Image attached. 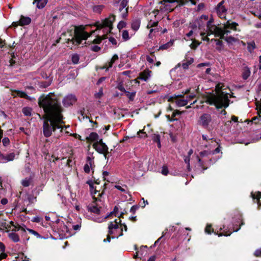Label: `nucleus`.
Returning a JSON list of instances; mask_svg holds the SVG:
<instances>
[{
  "label": "nucleus",
  "instance_id": "nucleus-53",
  "mask_svg": "<svg viewBox=\"0 0 261 261\" xmlns=\"http://www.w3.org/2000/svg\"><path fill=\"white\" fill-rule=\"evenodd\" d=\"M211 227H212L211 225L207 224L205 228V232L208 234H211Z\"/></svg>",
  "mask_w": 261,
  "mask_h": 261
},
{
  "label": "nucleus",
  "instance_id": "nucleus-29",
  "mask_svg": "<svg viewBox=\"0 0 261 261\" xmlns=\"http://www.w3.org/2000/svg\"><path fill=\"white\" fill-rule=\"evenodd\" d=\"M152 139L153 142L157 143L158 147L160 148L161 147L160 136L159 134H153L152 135Z\"/></svg>",
  "mask_w": 261,
  "mask_h": 261
},
{
  "label": "nucleus",
  "instance_id": "nucleus-38",
  "mask_svg": "<svg viewBox=\"0 0 261 261\" xmlns=\"http://www.w3.org/2000/svg\"><path fill=\"white\" fill-rule=\"evenodd\" d=\"M122 37L125 41L128 40L129 39V37L128 31L126 30L123 31L122 32Z\"/></svg>",
  "mask_w": 261,
  "mask_h": 261
},
{
  "label": "nucleus",
  "instance_id": "nucleus-63",
  "mask_svg": "<svg viewBox=\"0 0 261 261\" xmlns=\"http://www.w3.org/2000/svg\"><path fill=\"white\" fill-rule=\"evenodd\" d=\"M115 62V61L112 60V59H111V61L108 63V66L107 67H105L104 68H106L107 69H108V68L112 67L113 66V64H114V63Z\"/></svg>",
  "mask_w": 261,
  "mask_h": 261
},
{
  "label": "nucleus",
  "instance_id": "nucleus-56",
  "mask_svg": "<svg viewBox=\"0 0 261 261\" xmlns=\"http://www.w3.org/2000/svg\"><path fill=\"white\" fill-rule=\"evenodd\" d=\"M90 169H91V167L86 164L84 167V171L87 173H89L90 172Z\"/></svg>",
  "mask_w": 261,
  "mask_h": 261
},
{
  "label": "nucleus",
  "instance_id": "nucleus-41",
  "mask_svg": "<svg viewBox=\"0 0 261 261\" xmlns=\"http://www.w3.org/2000/svg\"><path fill=\"white\" fill-rule=\"evenodd\" d=\"M158 21H150L147 26V28H152V27H155L158 25Z\"/></svg>",
  "mask_w": 261,
  "mask_h": 261
},
{
  "label": "nucleus",
  "instance_id": "nucleus-33",
  "mask_svg": "<svg viewBox=\"0 0 261 261\" xmlns=\"http://www.w3.org/2000/svg\"><path fill=\"white\" fill-rule=\"evenodd\" d=\"M193 59L191 58L189 60L187 61L186 62L183 63L182 64V67L184 69H186L188 68L189 66L193 62Z\"/></svg>",
  "mask_w": 261,
  "mask_h": 261
},
{
  "label": "nucleus",
  "instance_id": "nucleus-50",
  "mask_svg": "<svg viewBox=\"0 0 261 261\" xmlns=\"http://www.w3.org/2000/svg\"><path fill=\"white\" fill-rule=\"evenodd\" d=\"M103 95L102 89L101 88L99 90L98 92L95 93V97L97 98H99Z\"/></svg>",
  "mask_w": 261,
  "mask_h": 261
},
{
  "label": "nucleus",
  "instance_id": "nucleus-47",
  "mask_svg": "<svg viewBox=\"0 0 261 261\" xmlns=\"http://www.w3.org/2000/svg\"><path fill=\"white\" fill-rule=\"evenodd\" d=\"M2 142H3L4 146H7L9 144V143H10L9 139L7 137H5L3 139Z\"/></svg>",
  "mask_w": 261,
  "mask_h": 261
},
{
  "label": "nucleus",
  "instance_id": "nucleus-60",
  "mask_svg": "<svg viewBox=\"0 0 261 261\" xmlns=\"http://www.w3.org/2000/svg\"><path fill=\"white\" fill-rule=\"evenodd\" d=\"M100 49V48L97 45H93L91 46V50L97 52Z\"/></svg>",
  "mask_w": 261,
  "mask_h": 261
},
{
  "label": "nucleus",
  "instance_id": "nucleus-21",
  "mask_svg": "<svg viewBox=\"0 0 261 261\" xmlns=\"http://www.w3.org/2000/svg\"><path fill=\"white\" fill-rule=\"evenodd\" d=\"M151 71L149 70H145L140 73V79L146 81L151 76Z\"/></svg>",
  "mask_w": 261,
  "mask_h": 261
},
{
  "label": "nucleus",
  "instance_id": "nucleus-9",
  "mask_svg": "<svg viewBox=\"0 0 261 261\" xmlns=\"http://www.w3.org/2000/svg\"><path fill=\"white\" fill-rule=\"evenodd\" d=\"M220 151V148L219 147H218L213 151L204 150L200 152L199 153V156H197V157L198 162L197 166L203 170L206 169L207 167L206 166L207 161L203 158L208 156L209 154L219 153Z\"/></svg>",
  "mask_w": 261,
  "mask_h": 261
},
{
  "label": "nucleus",
  "instance_id": "nucleus-64",
  "mask_svg": "<svg viewBox=\"0 0 261 261\" xmlns=\"http://www.w3.org/2000/svg\"><path fill=\"white\" fill-rule=\"evenodd\" d=\"M109 41L114 45L117 44V40L113 37H110L109 38Z\"/></svg>",
  "mask_w": 261,
  "mask_h": 261
},
{
  "label": "nucleus",
  "instance_id": "nucleus-52",
  "mask_svg": "<svg viewBox=\"0 0 261 261\" xmlns=\"http://www.w3.org/2000/svg\"><path fill=\"white\" fill-rule=\"evenodd\" d=\"M162 173L164 175H167L168 173V169L167 167L164 166L162 169Z\"/></svg>",
  "mask_w": 261,
  "mask_h": 261
},
{
  "label": "nucleus",
  "instance_id": "nucleus-34",
  "mask_svg": "<svg viewBox=\"0 0 261 261\" xmlns=\"http://www.w3.org/2000/svg\"><path fill=\"white\" fill-rule=\"evenodd\" d=\"M104 6L103 5H97L95 6L93 8L94 12L96 13H100L103 9Z\"/></svg>",
  "mask_w": 261,
  "mask_h": 261
},
{
  "label": "nucleus",
  "instance_id": "nucleus-24",
  "mask_svg": "<svg viewBox=\"0 0 261 261\" xmlns=\"http://www.w3.org/2000/svg\"><path fill=\"white\" fill-rule=\"evenodd\" d=\"M36 3L37 7L39 9L43 8L47 2V0H34Z\"/></svg>",
  "mask_w": 261,
  "mask_h": 261
},
{
  "label": "nucleus",
  "instance_id": "nucleus-12",
  "mask_svg": "<svg viewBox=\"0 0 261 261\" xmlns=\"http://www.w3.org/2000/svg\"><path fill=\"white\" fill-rule=\"evenodd\" d=\"M127 0H120V4L119 5V11L121 13V15L122 18H125L127 15L128 7Z\"/></svg>",
  "mask_w": 261,
  "mask_h": 261
},
{
  "label": "nucleus",
  "instance_id": "nucleus-22",
  "mask_svg": "<svg viewBox=\"0 0 261 261\" xmlns=\"http://www.w3.org/2000/svg\"><path fill=\"white\" fill-rule=\"evenodd\" d=\"M87 139L88 141H92V142H97L99 141V136L98 134L96 133H91L88 137H87Z\"/></svg>",
  "mask_w": 261,
  "mask_h": 261
},
{
  "label": "nucleus",
  "instance_id": "nucleus-20",
  "mask_svg": "<svg viewBox=\"0 0 261 261\" xmlns=\"http://www.w3.org/2000/svg\"><path fill=\"white\" fill-rule=\"evenodd\" d=\"M31 22V19L29 17L21 16L19 20V24L21 26L28 25Z\"/></svg>",
  "mask_w": 261,
  "mask_h": 261
},
{
  "label": "nucleus",
  "instance_id": "nucleus-8",
  "mask_svg": "<svg viewBox=\"0 0 261 261\" xmlns=\"http://www.w3.org/2000/svg\"><path fill=\"white\" fill-rule=\"evenodd\" d=\"M228 0H222L214 8L217 16L221 19H226V15L228 10Z\"/></svg>",
  "mask_w": 261,
  "mask_h": 261
},
{
  "label": "nucleus",
  "instance_id": "nucleus-26",
  "mask_svg": "<svg viewBox=\"0 0 261 261\" xmlns=\"http://www.w3.org/2000/svg\"><path fill=\"white\" fill-rule=\"evenodd\" d=\"M213 40H214V39H212L211 41H212ZM214 41H216V49L219 51H222L224 48L223 42L219 40H214Z\"/></svg>",
  "mask_w": 261,
  "mask_h": 261
},
{
  "label": "nucleus",
  "instance_id": "nucleus-58",
  "mask_svg": "<svg viewBox=\"0 0 261 261\" xmlns=\"http://www.w3.org/2000/svg\"><path fill=\"white\" fill-rule=\"evenodd\" d=\"M139 208V206L138 205H133L130 210V212L133 214H134L136 211Z\"/></svg>",
  "mask_w": 261,
  "mask_h": 261
},
{
  "label": "nucleus",
  "instance_id": "nucleus-57",
  "mask_svg": "<svg viewBox=\"0 0 261 261\" xmlns=\"http://www.w3.org/2000/svg\"><path fill=\"white\" fill-rule=\"evenodd\" d=\"M199 18L204 22H206L208 19V16L205 15H202Z\"/></svg>",
  "mask_w": 261,
  "mask_h": 261
},
{
  "label": "nucleus",
  "instance_id": "nucleus-14",
  "mask_svg": "<svg viewBox=\"0 0 261 261\" xmlns=\"http://www.w3.org/2000/svg\"><path fill=\"white\" fill-rule=\"evenodd\" d=\"M76 101V98L72 94L67 95L64 97L63 103L65 107H69L72 105Z\"/></svg>",
  "mask_w": 261,
  "mask_h": 261
},
{
  "label": "nucleus",
  "instance_id": "nucleus-18",
  "mask_svg": "<svg viewBox=\"0 0 261 261\" xmlns=\"http://www.w3.org/2000/svg\"><path fill=\"white\" fill-rule=\"evenodd\" d=\"M86 183L89 186L91 194L93 195V197H94L95 196V194H96L97 193L98 194V197L101 196L102 193H100L99 192H98L97 190H96L95 189H94L93 186V183L92 180H89L87 181Z\"/></svg>",
  "mask_w": 261,
  "mask_h": 261
},
{
  "label": "nucleus",
  "instance_id": "nucleus-43",
  "mask_svg": "<svg viewBox=\"0 0 261 261\" xmlns=\"http://www.w3.org/2000/svg\"><path fill=\"white\" fill-rule=\"evenodd\" d=\"M172 44V43L171 42H168L166 44H165L164 45H161L160 46V49H166L168 48H169L170 46H171Z\"/></svg>",
  "mask_w": 261,
  "mask_h": 261
},
{
  "label": "nucleus",
  "instance_id": "nucleus-59",
  "mask_svg": "<svg viewBox=\"0 0 261 261\" xmlns=\"http://www.w3.org/2000/svg\"><path fill=\"white\" fill-rule=\"evenodd\" d=\"M254 255L257 257H260L261 256V249H258L256 250V251L254 252Z\"/></svg>",
  "mask_w": 261,
  "mask_h": 261
},
{
  "label": "nucleus",
  "instance_id": "nucleus-39",
  "mask_svg": "<svg viewBox=\"0 0 261 261\" xmlns=\"http://www.w3.org/2000/svg\"><path fill=\"white\" fill-rule=\"evenodd\" d=\"M192 30L194 31L193 35H194V37H195L196 36H197L198 35V34L199 33V31H200V30H198V28L197 27L196 24L192 25Z\"/></svg>",
  "mask_w": 261,
  "mask_h": 261
},
{
  "label": "nucleus",
  "instance_id": "nucleus-61",
  "mask_svg": "<svg viewBox=\"0 0 261 261\" xmlns=\"http://www.w3.org/2000/svg\"><path fill=\"white\" fill-rule=\"evenodd\" d=\"M18 94L21 97H23V98H27L28 97L27 94L25 92H19Z\"/></svg>",
  "mask_w": 261,
  "mask_h": 261
},
{
  "label": "nucleus",
  "instance_id": "nucleus-51",
  "mask_svg": "<svg viewBox=\"0 0 261 261\" xmlns=\"http://www.w3.org/2000/svg\"><path fill=\"white\" fill-rule=\"evenodd\" d=\"M125 26V22L122 21L119 22L118 24L117 28L119 30L122 29Z\"/></svg>",
  "mask_w": 261,
  "mask_h": 261
},
{
  "label": "nucleus",
  "instance_id": "nucleus-5",
  "mask_svg": "<svg viewBox=\"0 0 261 261\" xmlns=\"http://www.w3.org/2000/svg\"><path fill=\"white\" fill-rule=\"evenodd\" d=\"M198 124L205 128H214L217 125L214 118L210 113H203L199 118Z\"/></svg>",
  "mask_w": 261,
  "mask_h": 261
},
{
  "label": "nucleus",
  "instance_id": "nucleus-17",
  "mask_svg": "<svg viewBox=\"0 0 261 261\" xmlns=\"http://www.w3.org/2000/svg\"><path fill=\"white\" fill-rule=\"evenodd\" d=\"M118 211V208L117 206H115L114 211L113 212H111L109 215H107L105 217H94L92 218L91 217V219H92L94 221L98 222V223H101L106 220V219L109 217L110 215H112L113 214H115Z\"/></svg>",
  "mask_w": 261,
  "mask_h": 261
},
{
  "label": "nucleus",
  "instance_id": "nucleus-44",
  "mask_svg": "<svg viewBox=\"0 0 261 261\" xmlns=\"http://www.w3.org/2000/svg\"><path fill=\"white\" fill-rule=\"evenodd\" d=\"M199 44H200V43H199V42H198V41L194 40L193 41L190 46H191V48L195 49Z\"/></svg>",
  "mask_w": 261,
  "mask_h": 261
},
{
  "label": "nucleus",
  "instance_id": "nucleus-27",
  "mask_svg": "<svg viewBox=\"0 0 261 261\" xmlns=\"http://www.w3.org/2000/svg\"><path fill=\"white\" fill-rule=\"evenodd\" d=\"M32 181L31 177H27L21 180V184L24 187H29Z\"/></svg>",
  "mask_w": 261,
  "mask_h": 261
},
{
  "label": "nucleus",
  "instance_id": "nucleus-19",
  "mask_svg": "<svg viewBox=\"0 0 261 261\" xmlns=\"http://www.w3.org/2000/svg\"><path fill=\"white\" fill-rule=\"evenodd\" d=\"M194 24H196L197 27L198 28V30H200V33L201 32H205L206 29H205V26H206V22L203 21L202 20L200 19H198L194 23Z\"/></svg>",
  "mask_w": 261,
  "mask_h": 261
},
{
  "label": "nucleus",
  "instance_id": "nucleus-40",
  "mask_svg": "<svg viewBox=\"0 0 261 261\" xmlns=\"http://www.w3.org/2000/svg\"><path fill=\"white\" fill-rule=\"evenodd\" d=\"M251 197L253 199H256L257 200H259V198L261 197V193L259 192H258L255 195L253 192H251Z\"/></svg>",
  "mask_w": 261,
  "mask_h": 261
},
{
  "label": "nucleus",
  "instance_id": "nucleus-46",
  "mask_svg": "<svg viewBox=\"0 0 261 261\" xmlns=\"http://www.w3.org/2000/svg\"><path fill=\"white\" fill-rule=\"evenodd\" d=\"M154 59H155V57L153 55L152 57L149 56L146 57V60L150 63H153L154 62Z\"/></svg>",
  "mask_w": 261,
  "mask_h": 261
},
{
  "label": "nucleus",
  "instance_id": "nucleus-25",
  "mask_svg": "<svg viewBox=\"0 0 261 261\" xmlns=\"http://www.w3.org/2000/svg\"><path fill=\"white\" fill-rule=\"evenodd\" d=\"M5 247L4 244L0 242V260L3 258H6L7 255L4 253Z\"/></svg>",
  "mask_w": 261,
  "mask_h": 261
},
{
  "label": "nucleus",
  "instance_id": "nucleus-23",
  "mask_svg": "<svg viewBox=\"0 0 261 261\" xmlns=\"http://www.w3.org/2000/svg\"><path fill=\"white\" fill-rule=\"evenodd\" d=\"M251 73L250 69L248 67H245L243 68L242 72V77L244 80H246L250 76Z\"/></svg>",
  "mask_w": 261,
  "mask_h": 261
},
{
  "label": "nucleus",
  "instance_id": "nucleus-42",
  "mask_svg": "<svg viewBox=\"0 0 261 261\" xmlns=\"http://www.w3.org/2000/svg\"><path fill=\"white\" fill-rule=\"evenodd\" d=\"M79 61V57L77 55L74 54L72 56V61L74 64H77Z\"/></svg>",
  "mask_w": 261,
  "mask_h": 261
},
{
  "label": "nucleus",
  "instance_id": "nucleus-2",
  "mask_svg": "<svg viewBox=\"0 0 261 261\" xmlns=\"http://www.w3.org/2000/svg\"><path fill=\"white\" fill-rule=\"evenodd\" d=\"M206 28L205 32H201L200 36H204L205 34L208 35H214L215 37H220L225 39L228 43L236 42L237 39L229 35L232 31H237V27L239 24L237 22H233L230 20H227L223 24V27H219L213 24L214 18L212 17L206 22Z\"/></svg>",
  "mask_w": 261,
  "mask_h": 261
},
{
  "label": "nucleus",
  "instance_id": "nucleus-16",
  "mask_svg": "<svg viewBox=\"0 0 261 261\" xmlns=\"http://www.w3.org/2000/svg\"><path fill=\"white\" fill-rule=\"evenodd\" d=\"M173 101L177 105L178 107H183L187 105L189 99L184 96H180L175 98Z\"/></svg>",
  "mask_w": 261,
  "mask_h": 261
},
{
  "label": "nucleus",
  "instance_id": "nucleus-30",
  "mask_svg": "<svg viewBox=\"0 0 261 261\" xmlns=\"http://www.w3.org/2000/svg\"><path fill=\"white\" fill-rule=\"evenodd\" d=\"M86 164H87L89 166L91 167V169L92 170L95 167L94 162V158L88 156L87 158V162Z\"/></svg>",
  "mask_w": 261,
  "mask_h": 261
},
{
  "label": "nucleus",
  "instance_id": "nucleus-62",
  "mask_svg": "<svg viewBox=\"0 0 261 261\" xmlns=\"http://www.w3.org/2000/svg\"><path fill=\"white\" fill-rule=\"evenodd\" d=\"M195 96L196 95L195 93H192L190 94L189 96H186V98H187L188 99H189V101H190L191 99L195 98Z\"/></svg>",
  "mask_w": 261,
  "mask_h": 261
},
{
  "label": "nucleus",
  "instance_id": "nucleus-4",
  "mask_svg": "<svg viewBox=\"0 0 261 261\" xmlns=\"http://www.w3.org/2000/svg\"><path fill=\"white\" fill-rule=\"evenodd\" d=\"M85 28L83 27H74L73 32L71 34V38L67 39V43L69 44L71 43L72 45L70 48H72L74 46L79 45L83 40H86L94 31H92L90 34L87 32L85 31Z\"/></svg>",
  "mask_w": 261,
  "mask_h": 261
},
{
  "label": "nucleus",
  "instance_id": "nucleus-45",
  "mask_svg": "<svg viewBox=\"0 0 261 261\" xmlns=\"http://www.w3.org/2000/svg\"><path fill=\"white\" fill-rule=\"evenodd\" d=\"M117 88L121 91H122L124 92H126V90H125V88H124L123 83L122 82H120L119 83H118V84L117 86Z\"/></svg>",
  "mask_w": 261,
  "mask_h": 261
},
{
  "label": "nucleus",
  "instance_id": "nucleus-35",
  "mask_svg": "<svg viewBox=\"0 0 261 261\" xmlns=\"http://www.w3.org/2000/svg\"><path fill=\"white\" fill-rule=\"evenodd\" d=\"M125 93L126 94V95L129 99V100H133L134 99V98L135 97V96L136 95V92H129L128 91H126V92Z\"/></svg>",
  "mask_w": 261,
  "mask_h": 261
},
{
  "label": "nucleus",
  "instance_id": "nucleus-37",
  "mask_svg": "<svg viewBox=\"0 0 261 261\" xmlns=\"http://www.w3.org/2000/svg\"><path fill=\"white\" fill-rule=\"evenodd\" d=\"M27 230L30 233L35 236L37 238H40L41 236L36 231L25 227V230Z\"/></svg>",
  "mask_w": 261,
  "mask_h": 261
},
{
  "label": "nucleus",
  "instance_id": "nucleus-6",
  "mask_svg": "<svg viewBox=\"0 0 261 261\" xmlns=\"http://www.w3.org/2000/svg\"><path fill=\"white\" fill-rule=\"evenodd\" d=\"M115 20V16L111 15L109 17L102 20L101 22H96L95 23V26L96 27V29L97 30L103 29V33L107 34L111 32L112 29L113 22Z\"/></svg>",
  "mask_w": 261,
  "mask_h": 261
},
{
  "label": "nucleus",
  "instance_id": "nucleus-36",
  "mask_svg": "<svg viewBox=\"0 0 261 261\" xmlns=\"http://www.w3.org/2000/svg\"><path fill=\"white\" fill-rule=\"evenodd\" d=\"M120 225H121V226L122 227L121 228V229H120L121 233H120L119 235H118V236H113V237H112V238H118L119 236H122V235H123L122 231H123V229H124V231H127V226H126V225H125V224H120Z\"/></svg>",
  "mask_w": 261,
  "mask_h": 261
},
{
  "label": "nucleus",
  "instance_id": "nucleus-49",
  "mask_svg": "<svg viewBox=\"0 0 261 261\" xmlns=\"http://www.w3.org/2000/svg\"><path fill=\"white\" fill-rule=\"evenodd\" d=\"M10 224H7L6 226H5V228H6V227H8V226H10L11 227V228H15V227H17V226H21V225H15L14 223V222L13 221H10L9 222Z\"/></svg>",
  "mask_w": 261,
  "mask_h": 261
},
{
  "label": "nucleus",
  "instance_id": "nucleus-48",
  "mask_svg": "<svg viewBox=\"0 0 261 261\" xmlns=\"http://www.w3.org/2000/svg\"><path fill=\"white\" fill-rule=\"evenodd\" d=\"M178 3V0H162L161 3L165 5L166 3Z\"/></svg>",
  "mask_w": 261,
  "mask_h": 261
},
{
  "label": "nucleus",
  "instance_id": "nucleus-54",
  "mask_svg": "<svg viewBox=\"0 0 261 261\" xmlns=\"http://www.w3.org/2000/svg\"><path fill=\"white\" fill-rule=\"evenodd\" d=\"M41 221V218L38 216H35L32 218V221L34 222H40Z\"/></svg>",
  "mask_w": 261,
  "mask_h": 261
},
{
  "label": "nucleus",
  "instance_id": "nucleus-3",
  "mask_svg": "<svg viewBox=\"0 0 261 261\" xmlns=\"http://www.w3.org/2000/svg\"><path fill=\"white\" fill-rule=\"evenodd\" d=\"M206 102L216 106L217 109L226 108L229 105V99L227 94L222 91H218L216 94H211L206 98Z\"/></svg>",
  "mask_w": 261,
  "mask_h": 261
},
{
  "label": "nucleus",
  "instance_id": "nucleus-10",
  "mask_svg": "<svg viewBox=\"0 0 261 261\" xmlns=\"http://www.w3.org/2000/svg\"><path fill=\"white\" fill-rule=\"evenodd\" d=\"M94 201L93 203L87 207L88 211L96 215H101L102 213V208L98 203V202H101V200L96 198H94Z\"/></svg>",
  "mask_w": 261,
  "mask_h": 261
},
{
  "label": "nucleus",
  "instance_id": "nucleus-15",
  "mask_svg": "<svg viewBox=\"0 0 261 261\" xmlns=\"http://www.w3.org/2000/svg\"><path fill=\"white\" fill-rule=\"evenodd\" d=\"M15 154L14 153H10L8 154L4 155L1 153L0 163H5L8 162L12 161L15 159Z\"/></svg>",
  "mask_w": 261,
  "mask_h": 261
},
{
  "label": "nucleus",
  "instance_id": "nucleus-55",
  "mask_svg": "<svg viewBox=\"0 0 261 261\" xmlns=\"http://www.w3.org/2000/svg\"><path fill=\"white\" fill-rule=\"evenodd\" d=\"M185 162L187 164V167L189 169L190 168V156H187L184 159Z\"/></svg>",
  "mask_w": 261,
  "mask_h": 261
},
{
  "label": "nucleus",
  "instance_id": "nucleus-11",
  "mask_svg": "<svg viewBox=\"0 0 261 261\" xmlns=\"http://www.w3.org/2000/svg\"><path fill=\"white\" fill-rule=\"evenodd\" d=\"M93 146L94 148L100 153L105 154L108 152V147L106 144L102 142L101 139H99V141L94 142Z\"/></svg>",
  "mask_w": 261,
  "mask_h": 261
},
{
  "label": "nucleus",
  "instance_id": "nucleus-1",
  "mask_svg": "<svg viewBox=\"0 0 261 261\" xmlns=\"http://www.w3.org/2000/svg\"><path fill=\"white\" fill-rule=\"evenodd\" d=\"M38 103L45 113L43 117V135L48 138L54 133L56 137H60L64 128H69L70 126L65 125L61 113L62 108L56 96L52 93L46 96L43 95L39 98Z\"/></svg>",
  "mask_w": 261,
  "mask_h": 261
},
{
  "label": "nucleus",
  "instance_id": "nucleus-13",
  "mask_svg": "<svg viewBox=\"0 0 261 261\" xmlns=\"http://www.w3.org/2000/svg\"><path fill=\"white\" fill-rule=\"evenodd\" d=\"M120 222V220L116 219L114 222H110L108 227L110 234H116L119 231V223Z\"/></svg>",
  "mask_w": 261,
  "mask_h": 261
},
{
  "label": "nucleus",
  "instance_id": "nucleus-7",
  "mask_svg": "<svg viewBox=\"0 0 261 261\" xmlns=\"http://www.w3.org/2000/svg\"><path fill=\"white\" fill-rule=\"evenodd\" d=\"M6 229H7L6 231L8 233L9 238L14 243H17L20 241L19 236L17 233V231H20L22 235L25 233V226L24 225L12 228L10 226H8V227H6Z\"/></svg>",
  "mask_w": 261,
  "mask_h": 261
},
{
  "label": "nucleus",
  "instance_id": "nucleus-32",
  "mask_svg": "<svg viewBox=\"0 0 261 261\" xmlns=\"http://www.w3.org/2000/svg\"><path fill=\"white\" fill-rule=\"evenodd\" d=\"M22 112L25 116H30L32 115V109L29 107L23 108Z\"/></svg>",
  "mask_w": 261,
  "mask_h": 261
},
{
  "label": "nucleus",
  "instance_id": "nucleus-31",
  "mask_svg": "<svg viewBox=\"0 0 261 261\" xmlns=\"http://www.w3.org/2000/svg\"><path fill=\"white\" fill-rule=\"evenodd\" d=\"M255 48V43L254 41L247 43V49L251 53Z\"/></svg>",
  "mask_w": 261,
  "mask_h": 261
},
{
  "label": "nucleus",
  "instance_id": "nucleus-28",
  "mask_svg": "<svg viewBox=\"0 0 261 261\" xmlns=\"http://www.w3.org/2000/svg\"><path fill=\"white\" fill-rule=\"evenodd\" d=\"M140 25V21L138 19H135L132 23V28L135 31H137Z\"/></svg>",
  "mask_w": 261,
  "mask_h": 261
}]
</instances>
